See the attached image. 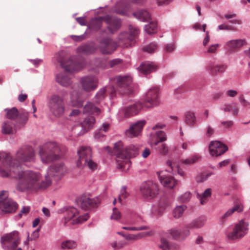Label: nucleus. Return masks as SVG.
I'll return each instance as SVG.
<instances>
[{
	"instance_id": "nucleus-26",
	"label": "nucleus",
	"mask_w": 250,
	"mask_h": 250,
	"mask_svg": "<svg viewBox=\"0 0 250 250\" xmlns=\"http://www.w3.org/2000/svg\"><path fill=\"white\" fill-rule=\"evenodd\" d=\"M159 177L161 183L165 187L172 188L177 184V181L171 176H165L159 174Z\"/></svg>"
},
{
	"instance_id": "nucleus-6",
	"label": "nucleus",
	"mask_w": 250,
	"mask_h": 250,
	"mask_svg": "<svg viewBox=\"0 0 250 250\" xmlns=\"http://www.w3.org/2000/svg\"><path fill=\"white\" fill-rule=\"evenodd\" d=\"M2 248L5 250H14L20 243L19 233L14 231L3 235L1 239Z\"/></svg>"
},
{
	"instance_id": "nucleus-30",
	"label": "nucleus",
	"mask_w": 250,
	"mask_h": 250,
	"mask_svg": "<svg viewBox=\"0 0 250 250\" xmlns=\"http://www.w3.org/2000/svg\"><path fill=\"white\" fill-rule=\"evenodd\" d=\"M133 16L138 20L143 22H149L151 20L150 15L145 10H138L133 13Z\"/></svg>"
},
{
	"instance_id": "nucleus-64",
	"label": "nucleus",
	"mask_w": 250,
	"mask_h": 250,
	"mask_svg": "<svg viewBox=\"0 0 250 250\" xmlns=\"http://www.w3.org/2000/svg\"><path fill=\"white\" fill-rule=\"evenodd\" d=\"M233 125V122L232 121H222L221 123V126H224L225 128H229L232 126Z\"/></svg>"
},
{
	"instance_id": "nucleus-61",
	"label": "nucleus",
	"mask_w": 250,
	"mask_h": 250,
	"mask_svg": "<svg viewBox=\"0 0 250 250\" xmlns=\"http://www.w3.org/2000/svg\"><path fill=\"white\" fill-rule=\"evenodd\" d=\"M123 229H125V230H133V231H138V230H146L147 229H148V227L146 226H143L139 227H123L122 228Z\"/></svg>"
},
{
	"instance_id": "nucleus-29",
	"label": "nucleus",
	"mask_w": 250,
	"mask_h": 250,
	"mask_svg": "<svg viewBox=\"0 0 250 250\" xmlns=\"http://www.w3.org/2000/svg\"><path fill=\"white\" fill-rule=\"evenodd\" d=\"M52 62L55 65V68H62V50H60L54 53Z\"/></svg>"
},
{
	"instance_id": "nucleus-28",
	"label": "nucleus",
	"mask_w": 250,
	"mask_h": 250,
	"mask_svg": "<svg viewBox=\"0 0 250 250\" xmlns=\"http://www.w3.org/2000/svg\"><path fill=\"white\" fill-rule=\"evenodd\" d=\"M185 123L189 126H194L197 123V120L194 112L188 111L185 114Z\"/></svg>"
},
{
	"instance_id": "nucleus-51",
	"label": "nucleus",
	"mask_w": 250,
	"mask_h": 250,
	"mask_svg": "<svg viewBox=\"0 0 250 250\" xmlns=\"http://www.w3.org/2000/svg\"><path fill=\"white\" fill-rule=\"evenodd\" d=\"M157 138L158 140L153 143L154 145H157L160 142H164L167 140L166 133L163 131H158L156 133Z\"/></svg>"
},
{
	"instance_id": "nucleus-50",
	"label": "nucleus",
	"mask_w": 250,
	"mask_h": 250,
	"mask_svg": "<svg viewBox=\"0 0 250 250\" xmlns=\"http://www.w3.org/2000/svg\"><path fill=\"white\" fill-rule=\"evenodd\" d=\"M89 218V215L87 213L84 214L83 215L79 216L75 219H73L71 221L72 224H79L86 221Z\"/></svg>"
},
{
	"instance_id": "nucleus-58",
	"label": "nucleus",
	"mask_w": 250,
	"mask_h": 250,
	"mask_svg": "<svg viewBox=\"0 0 250 250\" xmlns=\"http://www.w3.org/2000/svg\"><path fill=\"white\" fill-rule=\"evenodd\" d=\"M123 63V60L119 58H116L110 60L109 62V65L110 67H114L116 66H118Z\"/></svg>"
},
{
	"instance_id": "nucleus-34",
	"label": "nucleus",
	"mask_w": 250,
	"mask_h": 250,
	"mask_svg": "<svg viewBox=\"0 0 250 250\" xmlns=\"http://www.w3.org/2000/svg\"><path fill=\"white\" fill-rule=\"evenodd\" d=\"M104 17H99L92 19L89 22V27L92 30H99L102 27Z\"/></svg>"
},
{
	"instance_id": "nucleus-43",
	"label": "nucleus",
	"mask_w": 250,
	"mask_h": 250,
	"mask_svg": "<svg viewBox=\"0 0 250 250\" xmlns=\"http://www.w3.org/2000/svg\"><path fill=\"white\" fill-rule=\"evenodd\" d=\"M85 167H87L91 170H94L97 167V164L93 161L91 158L85 159V161L83 162V167L78 168L80 169H83Z\"/></svg>"
},
{
	"instance_id": "nucleus-23",
	"label": "nucleus",
	"mask_w": 250,
	"mask_h": 250,
	"mask_svg": "<svg viewBox=\"0 0 250 250\" xmlns=\"http://www.w3.org/2000/svg\"><path fill=\"white\" fill-rule=\"evenodd\" d=\"M96 50V47L92 43H86L77 47V52L79 54L88 55L93 53Z\"/></svg>"
},
{
	"instance_id": "nucleus-56",
	"label": "nucleus",
	"mask_w": 250,
	"mask_h": 250,
	"mask_svg": "<svg viewBox=\"0 0 250 250\" xmlns=\"http://www.w3.org/2000/svg\"><path fill=\"white\" fill-rule=\"evenodd\" d=\"M160 248L162 250H170V245L167 240L165 238H162L161 239V244L160 245Z\"/></svg>"
},
{
	"instance_id": "nucleus-63",
	"label": "nucleus",
	"mask_w": 250,
	"mask_h": 250,
	"mask_svg": "<svg viewBox=\"0 0 250 250\" xmlns=\"http://www.w3.org/2000/svg\"><path fill=\"white\" fill-rule=\"evenodd\" d=\"M175 48V44L173 43H169L165 46L164 51L167 53H170L173 51Z\"/></svg>"
},
{
	"instance_id": "nucleus-24",
	"label": "nucleus",
	"mask_w": 250,
	"mask_h": 250,
	"mask_svg": "<svg viewBox=\"0 0 250 250\" xmlns=\"http://www.w3.org/2000/svg\"><path fill=\"white\" fill-rule=\"evenodd\" d=\"M130 36L128 32L121 33L118 36L120 43L125 47L131 46L134 43V42Z\"/></svg>"
},
{
	"instance_id": "nucleus-33",
	"label": "nucleus",
	"mask_w": 250,
	"mask_h": 250,
	"mask_svg": "<svg viewBox=\"0 0 250 250\" xmlns=\"http://www.w3.org/2000/svg\"><path fill=\"white\" fill-rule=\"evenodd\" d=\"M15 125L10 121H6L3 122L1 126V131L4 134H10L15 132Z\"/></svg>"
},
{
	"instance_id": "nucleus-18",
	"label": "nucleus",
	"mask_w": 250,
	"mask_h": 250,
	"mask_svg": "<svg viewBox=\"0 0 250 250\" xmlns=\"http://www.w3.org/2000/svg\"><path fill=\"white\" fill-rule=\"evenodd\" d=\"M210 154L212 156H218L224 154L228 147L219 141H211L208 146Z\"/></svg>"
},
{
	"instance_id": "nucleus-31",
	"label": "nucleus",
	"mask_w": 250,
	"mask_h": 250,
	"mask_svg": "<svg viewBox=\"0 0 250 250\" xmlns=\"http://www.w3.org/2000/svg\"><path fill=\"white\" fill-rule=\"evenodd\" d=\"M28 120V113L24 110H21L17 118L16 124L19 127H23Z\"/></svg>"
},
{
	"instance_id": "nucleus-16",
	"label": "nucleus",
	"mask_w": 250,
	"mask_h": 250,
	"mask_svg": "<svg viewBox=\"0 0 250 250\" xmlns=\"http://www.w3.org/2000/svg\"><path fill=\"white\" fill-rule=\"evenodd\" d=\"M77 153L79 156V159L76 162L77 167H82L83 162L85 161V159L91 158L92 155L91 148L88 146L80 147L77 151Z\"/></svg>"
},
{
	"instance_id": "nucleus-2",
	"label": "nucleus",
	"mask_w": 250,
	"mask_h": 250,
	"mask_svg": "<svg viewBox=\"0 0 250 250\" xmlns=\"http://www.w3.org/2000/svg\"><path fill=\"white\" fill-rule=\"evenodd\" d=\"M113 153L116 157L117 168L122 169L125 168L126 165L129 166V159L139 154V147L134 145L125 147L122 141H118L114 144Z\"/></svg>"
},
{
	"instance_id": "nucleus-44",
	"label": "nucleus",
	"mask_w": 250,
	"mask_h": 250,
	"mask_svg": "<svg viewBox=\"0 0 250 250\" xmlns=\"http://www.w3.org/2000/svg\"><path fill=\"white\" fill-rule=\"evenodd\" d=\"M186 208L187 207L185 205L176 207L173 210V217L175 218H179L182 216Z\"/></svg>"
},
{
	"instance_id": "nucleus-9",
	"label": "nucleus",
	"mask_w": 250,
	"mask_h": 250,
	"mask_svg": "<svg viewBox=\"0 0 250 250\" xmlns=\"http://www.w3.org/2000/svg\"><path fill=\"white\" fill-rule=\"evenodd\" d=\"M48 106L54 116H60L62 112V97L58 94L52 95L49 100Z\"/></svg>"
},
{
	"instance_id": "nucleus-32",
	"label": "nucleus",
	"mask_w": 250,
	"mask_h": 250,
	"mask_svg": "<svg viewBox=\"0 0 250 250\" xmlns=\"http://www.w3.org/2000/svg\"><path fill=\"white\" fill-rule=\"evenodd\" d=\"M227 68V66L224 64H216L210 63L208 66V69L212 75H216L218 72H224Z\"/></svg>"
},
{
	"instance_id": "nucleus-1",
	"label": "nucleus",
	"mask_w": 250,
	"mask_h": 250,
	"mask_svg": "<svg viewBox=\"0 0 250 250\" xmlns=\"http://www.w3.org/2000/svg\"><path fill=\"white\" fill-rule=\"evenodd\" d=\"M2 161L0 166V174L2 177L13 176L19 179L16 189L19 191L26 190H37L47 188L51 185L52 182L48 176H45V180H41V175L39 172L32 171H21L17 163L13 162L10 155L5 153L0 154Z\"/></svg>"
},
{
	"instance_id": "nucleus-13",
	"label": "nucleus",
	"mask_w": 250,
	"mask_h": 250,
	"mask_svg": "<svg viewBox=\"0 0 250 250\" xmlns=\"http://www.w3.org/2000/svg\"><path fill=\"white\" fill-rule=\"evenodd\" d=\"M35 153L31 146H24L16 154V159L21 162H30L34 159Z\"/></svg>"
},
{
	"instance_id": "nucleus-21",
	"label": "nucleus",
	"mask_w": 250,
	"mask_h": 250,
	"mask_svg": "<svg viewBox=\"0 0 250 250\" xmlns=\"http://www.w3.org/2000/svg\"><path fill=\"white\" fill-rule=\"evenodd\" d=\"M62 166L61 163L54 164L50 166L48 169V178L50 179V176L54 177L56 180L61 179L62 177Z\"/></svg>"
},
{
	"instance_id": "nucleus-14",
	"label": "nucleus",
	"mask_w": 250,
	"mask_h": 250,
	"mask_svg": "<svg viewBox=\"0 0 250 250\" xmlns=\"http://www.w3.org/2000/svg\"><path fill=\"white\" fill-rule=\"evenodd\" d=\"M99 43V49L101 52L103 54L112 53L118 46L117 43L109 38L102 39L100 41Z\"/></svg>"
},
{
	"instance_id": "nucleus-5",
	"label": "nucleus",
	"mask_w": 250,
	"mask_h": 250,
	"mask_svg": "<svg viewBox=\"0 0 250 250\" xmlns=\"http://www.w3.org/2000/svg\"><path fill=\"white\" fill-rule=\"evenodd\" d=\"M83 67V63L77 62L75 57L71 58L67 62L63 61V86L70 85L72 73L80 70Z\"/></svg>"
},
{
	"instance_id": "nucleus-45",
	"label": "nucleus",
	"mask_w": 250,
	"mask_h": 250,
	"mask_svg": "<svg viewBox=\"0 0 250 250\" xmlns=\"http://www.w3.org/2000/svg\"><path fill=\"white\" fill-rule=\"evenodd\" d=\"M224 112H230L233 115H237L238 112V108L232 104H226L224 107L221 108Z\"/></svg>"
},
{
	"instance_id": "nucleus-17",
	"label": "nucleus",
	"mask_w": 250,
	"mask_h": 250,
	"mask_svg": "<svg viewBox=\"0 0 250 250\" xmlns=\"http://www.w3.org/2000/svg\"><path fill=\"white\" fill-rule=\"evenodd\" d=\"M104 21L108 24L107 29L110 34H114L121 27V21L118 19L109 15L104 16Z\"/></svg>"
},
{
	"instance_id": "nucleus-47",
	"label": "nucleus",
	"mask_w": 250,
	"mask_h": 250,
	"mask_svg": "<svg viewBox=\"0 0 250 250\" xmlns=\"http://www.w3.org/2000/svg\"><path fill=\"white\" fill-rule=\"evenodd\" d=\"M54 77L55 82L60 85H62V68H55Z\"/></svg>"
},
{
	"instance_id": "nucleus-27",
	"label": "nucleus",
	"mask_w": 250,
	"mask_h": 250,
	"mask_svg": "<svg viewBox=\"0 0 250 250\" xmlns=\"http://www.w3.org/2000/svg\"><path fill=\"white\" fill-rule=\"evenodd\" d=\"M78 214L76 208L73 207H65L63 208V218L65 222L72 221L71 219Z\"/></svg>"
},
{
	"instance_id": "nucleus-4",
	"label": "nucleus",
	"mask_w": 250,
	"mask_h": 250,
	"mask_svg": "<svg viewBox=\"0 0 250 250\" xmlns=\"http://www.w3.org/2000/svg\"><path fill=\"white\" fill-rule=\"evenodd\" d=\"M115 79L117 84V90L113 86H110V96L111 98L115 96L116 91L121 95H128L131 93L132 89L130 86L131 82V77L129 75H118Z\"/></svg>"
},
{
	"instance_id": "nucleus-36",
	"label": "nucleus",
	"mask_w": 250,
	"mask_h": 250,
	"mask_svg": "<svg viewBox=\"0 0 250 250\" xmlns=\"http://www.w3.org/2000/svg\"><path fill=\"white\" fill-rule=\"evenodd\" d=\"M95 123V118L93 116H90L85 118L83 122L81 124V125L84 131L86 132L89 129L93 127Z\"/></svg>"
},
{
	"instance_id": "nucleus-11",
	"label": "nucleus",
	"mask_w": 250,
	"mask_h": 250,
	"mask_svg": "<svg viewBox=\"0 0 250 250\" xmlns=\"http://www.w3.org/2000/svg\"><path fill=\"white\" fill-rule=\"evenodd\" d=\"M98 78L93 75H88L82 77L80 83L82 89L85 92L94 91L98 86Z\"/></svg>"
},
{
	"instance_id": "nucleus-20",
	"label": "nucleus",
	"mask_w": 250,
	"mask_h": 250,
	"mask_svg": "<svg viewBox=\"0 0 250 250\" xmlns=\"http://www.w3.org/2000/svg\"><path fill=\"white\" fill-rule=\"evenodd\" d=\"M146 124L145 120L139 121L132 125L129 129L125 131V134L130 137L138 136L141 132Z\"/></svg>"
},
{
	"instance_id": "nucleus-15",
	"label": "nucleus",
	"mask_w": 250,
	"mask_h": 250,
	"mask_svg": "<svg viewBox=\"0 0 250 250\" xmlns=\"http://www.w3.org/2000/svg\"><path fill=\"white\" fill-rule=\"evenodd\" d=\"M144 107L145 106L143 103L137 101L124 107L120 111V113L123 114L125 117H128L138 114Z\"/></svg>"
},
{
	"instance_id": "nucleus-8",
	"label": "nucleus",
	"mask_w": 250,
	"mask_h": 250,
	"mask_svg": "<svg viewBox=\"0 0 250 250\" xmlns=\"http://www.w3.org/2000/svg\"><path fill=\"white\" fill-rule=\"evenodd\" d=\"M158 185L152 181H148L143 183L140 187V191L144 198L151 199L158 194Z\"/></svg>"
},
{
	"instance_id": "nucleus-40",
	"label": "nucleus",
	"mask_w": 250,
	"mask_h": 250,
	"mask_svg": "<svg viewBox=\"0 0 250 250\" xmlns=\"http://www.w3.org/2000/svg\"><path fill=\"white\" fill-rule=\"evenodd\" d=\"M243 207L241 204L236 205L234 207L229 209L222 217L221 219L227 218L231 215L234 211L240 212L243 210Z\"/></svg>"
},
{
	"instance_id": "nucleus-55",
	"label": "nucleus",
	"mask_w": 250,
	"mask_h": 250,
	"mask_svg": "<svg viewBox=\"0 0 250 250\" xmlns=\"http://www.w3.org/2000/svg\"><path fill=\"white\" fill-rule=\"evenodd\" d=\"M39 231L40 229H38L33 231L31 237H29L28 235L26 241L25 242V244H27L28 241L35 240L38 239L39 236Z\"/></svg>"
},
{
	"instance_id": "nucleus-42",
	"label": "nucleus",
	"mask_w": 250,
	"mask_h": 250,
	"mask_svg": "<svg viewBox=\"0 0 250 250\" xmlns=\"http://www.w3.org/2000/svg\"><path fill=\"white\" fill-rule=\"evenodd\" d=\"M6 113V117L8 119L10 120H15L17 118L19 112L15 107H13L11 109H6L5 110Z\"/></svg>"
},
{
	"instance_id": "nucleus-12",
	"label": "nucleus",
	"mask_w": 250,
	"mask_h": 250,
	"mask_svg": "<svg viewBox=\"0 0 250 250\" xmlns=\"http://www.w3.org/2000/svg\"><path fill=\"white\" fill-rule=\"evenodd\" d=\"M100 204L98 197L90 198L86 196H82L78 201V204L83 210H90L97 208Z\"/></svg>"
},
{
	"instance_id": "nucleus-60",
	"label": "nucleus",
	"mask_w": 250,
	"mask_h": 250,
	"mask_svg": "<svg viewBox=\"0 0 250 250\" xmlns=\"http://www.w3.org/2000/svg\"><path fill=\"white\" fill-rule=\"evenodd\" d=\"M128 195L126 191V187H123L120 190V194L118 197V200L121 202L122 199H125Z\"/></svg>"
},
{
	"instance_id": "nucleus-7",
	"label": "nucleus",
	"mask_w": 250,
	"mask_h": 250,
	"mask_svg": "<svg viewBox=\"0 0 250 250\" xmlns=\"http://www.w3.org/2000/svg\"><path fill=\"white\" fill-rule=\"evenodd\" d=\"M248 230L249 224L241 220L235 225L232 231L228 232L227 237L231 240L240 239L247 234Z\"/></svg>"
},
{
	"instance_id": "nucleus-52",
	"label": "nucleus",
	"mask_w": 250,
	"mask_h": 250,
	"mask_svg": "<svg viewBox=\"0 0 250 250\" xmlns=\"http://www.w3.org/2000/svg\"><path fill=\"white\" fill-rule=\"evenodd\" d=\"M199 159V156L197 155H194L191 158H188L181 160V163L187 165H191L197 162Z\"/></svg>"
},
{
	"instance_id": "nucleus-35",
	"label": "nucleus",
	"mask_w": 250,
	"mask_h": 250,
	"mask_svg": "<svg viewBox=\"0 0 250 250\" xmlns=\"http://www.w3.org/2000/svg\"><path fill=\"white\" fill-rule=\"evenodd\" d=\"M205 222L206 219L204 217H199L189 223L186 228L190 229H199L204 226Z\"/></svg>"
},
{
	"instance_id": "nucleus-41",
	"label": "nucleus",
	"mask_w": 250,
	"mask_h": 250,
	"mask_svg": "<svg viewBox=\"0 0 250 250\" xmlns=\"http://www.w3.org/2000/svg\"><path fill=\"white\" fill-rule=\"evenodd\" d=\"M157 28V22L151 21L145 26V30L148 34L151 35L156 32Z\"/></svg>"
},
{
	"instance_id": "nucleus-3",
	"label": "nucleus",
	"mask_w": 250,
	"mask_h": 250,
	"mask_svg": "<svg viewBox=\"0 0 250 250\" xmlns=\"http://www.w3.org/2000/svg\"><path fill=\"white\" fill-rule=\"evenodd\" d=\"M39 153L41 161L44 164L58 161L62 157L61 149L53 142L47 143L41 146Z\"/></svg>"
},
{
	"instance_id": "nucleus-39",
	"label": "nucleus",
	"mask_w": 250,
	"mask_h": 250,
	"mask_svg": "<svg viewBox=\"0 0 250 250\" xmlns=\"http://www.w3.org/2000/svg\"><path fill=\"white\" fill-rule=\"evenodd\" d=\"M106 91V87H102L97 91L94 98L96 104H100L104 99Z\"/></svg>"
},
{
	"instance_id": "nucleus-19",
	"label": "nucleus",
	"mask_w": 250,
	"mask_h": 250,
	"mask_svg": "<svg viewBox=\"0 0 250 250\" xmlns=\"http://www.w3.org/2000/svg\"><path fill=\"white\" fill-rule=\"evenodd\" d=\"M18 204L13 200L9 198L3 201L0 204V214L4 215L12 213L17 209Z\"/></svg>"
},
{
	"instance_id": "nucleus-53",
	"label": "nucleus",
	"mask_w": 250,
	"mask_h": 250,
	"mask_svg": "<svg viewBox=\"0 0 250 250\" xmlns=\"http://www.w3.org/2000/svg\"><path fill=\"white\" fill-rule=\"evenodd\" d=\"M77 246V243L74 240H66L63 241V250L67 249H72L76 248Z\"/></svg>"
},
{
	"instance_id": "nucleus-37",
	"label": "nucleus",
	"mask_w": 250,
	"mask_h": 250,
	"mask_svg": "<svg viewBox=\"0 0 250 250\" xmlns=\"http://www.w3.org/2000/svg\"><path fill=\"white\" fill-rule=\"evenodd\" d=\"M245 42V41L241 39L232 40L228 42L226 45L231 49H235L241 47Z\"/></svg>"
},
{
	"instance_id": "nucleus-38",
	"label": "nucleus",
	"mask_w": 250,
	"mask_h": 250,
	"mask_svg": "<svg viewBox=\"0 0 250 250\" xmlns=\"http://www.w3.org/2000/svg\"><path fill=\"white\" fill-rule=\"evenodd\" d=\"M211 195V189L210 188L206 189L202 194H197V197L200 200V203L204 205L207 203L208 198Z\"/></svg>"
},
{
	"instance_id": "nucleus-48",
	"label": "nucleus",
	"mask_w": 250,
	"mask_h": 250,
	"mask_svg": "<svg viewBox=\"0 0 250 250\" xmlns=\"http://www.w3.org/2000/svg\"><path fill=\"white\" fill-rule=\"evenodd\" d=\"M157 49V45L155 42H151L144 46L142 49L144 52L148 53H153Z\"/></svg>"
},
{
	"instance_id": "nucleus-57",
	"label": "nucleus",
	"mask_w": 250,
	"mask_h": 250,
	"mask_svg": "<svg viewBox=\"0 0 250 250\" xmlns=\"http://www.w3.org/2000/svg\"><path fill=\"white\" fill-rule=\"evenodd\" d=\"M191 193L189 192H186L183 194L179 197L178 199L180 202H188L191 198Z\"/></svg>"
},
{
	"instance_id": "nucleus-46",
	"label": "nucleus",
	"mask_w": 250,
	"mask_h": 250,
	"mask_svg": "<svg viewBox=\"0 0 250 250\" xmlns=\"http://www.w3.org/2000/svg\"><path fill=\"white\" fill-rule=\"evenodd\" d=\"M128 29L129 31L128 33L130 36V37H131V39H132L134 42L135 38L140 33V30L138 27L132 25H129L128 26Z\"/></svg>"
},
{
	"instance_id": "nucleus-49",
	"label": "nucleus",
	"mask_w": 250,
	"mask_h": 250,
	"mask_svg": "<svg viewBox=\"0 0 250 250\" xmlns=\"http://www.w3.org/2000/svg\"><path fill=\"white\" fill-rule=\"evenodd\" d=\"M109 127V125L107 123H104L103 124L102 126L99 128V130L96 131L94 134V137L96 139H99L101 136H104V135L102 134V131H104L106 132Z\"/></svg>"
},
{
	"instance_id": "nucleus-10",
	"label": "nucleus",
	"mask_w": 250,
	"mask_h": 250,
	"mask_svg": "<svg viewBox=\"0 0 250 250\" xmlns=\"http://www.w3.org/2000/svg\"><path fill=\"white\" fill-rule=\"evenodd\" d=\"M160 102L159 89L155 87L151 88L146 93L144 106L146 108L152 107L158 105Z\"/></svg>"
},
{
	"instance_id": "nucleus-62",
	"label": "nucleus",
	"mask_w": 250,
	"mask_h": 250,
	"mask_svg": "<svg viewBox=\"0 0 250 250\" xmlns=\"http://www.w3.org/2000/svg\"><path fill=\"white\" fill-rule=\"evenodd\" d=\"M214 129L210 125H208L206 128L205 135L207 137H210L214 134Z\"/></svg>"
},
{
	"instance_id": "nucleus-22",
	"label": "nucleus",
	"mask_w": 250,
	"mask_h": 250,
	"mask_svg": "<svg viewBox=\"0 0 250 250\" xmlns=\"http://www.w3.org/2000/svg\"><path fill=\"white\" fill-rule=\"evenodd\" d=\"M156 69V65L154 62H143L138 67V70L144 75H147Z\"/></svg>"
},
{
	"instance_id": "nucleus-25",
	"label": "nucleus",
	"mask_w": 250,
	"mask_h": 250,
	"mask_svg": "<svg viewBox=\"0 0 250 250\" xmlns=\"http://www.w3.org/2000/svg\"><path fill=\"white\" fill-rule=\"evenodd\" d=\"M83 113L98 115L101 113V109L93 103L88 102L83 107Z\"/></svg>"
},
{
	"instance_id": "nucleus-54",
	"label": "nucleus",
	"mask_w": 250,
	"mask_h": 250,
	"mask_svg": "<svg viewBox=\"0 0 250 250\" xmlns=\"http://www.w3.org/2000/svg\"><path fill=\"white\" fill-rule=\"evenodd\" d=\"M168 232L173 239L181 238V230L176 229H169Z\"/></svg>"
},
{
	"instance_id": "nucleus-59",
	"label": "nucleus",
	"mask_w": 250,
	"mask_h": 250,
	"mask_svg": "<svg viewBox=\"0 0 250 250\" xmlns=\"http://www.w3.org/2000/svg\"><path fill=\"white\" fill-rule=\"evenodd\" d=\"M121 217V214L120 212L118 210V209L116 208H113V213L110 216L111 219H113L115 220H118Z\"/></svg>"
}]
</instances>
